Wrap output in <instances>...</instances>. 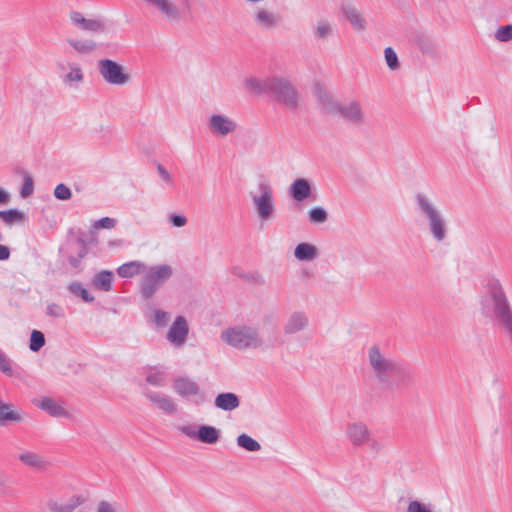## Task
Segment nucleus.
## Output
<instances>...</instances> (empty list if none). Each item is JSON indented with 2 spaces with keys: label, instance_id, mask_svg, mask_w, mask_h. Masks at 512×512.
I'll list each match as a JSON object with an SVG mask.
<instances>
[{
  "label": "nucleus",
  "instance_id": "obj_45",
  "mask_svg": "<svg viewBox=\"0 0 512 512\" xmlns=\"http://www.w3.org/2000/svg\"><path fill=\"white\" fill-rule=\"evenodd\" d=\"M146 381L153 386L162 387L165 385L166 378L162 372H153L147 375Z\"/></svg>",
  "mask_w": 512,
  "mask_h": 512
},
{
  "label": "nucleus",
  "instance_id": "obj_41",
  "mask_svg": "<svg viewBox=\"0 0 512 512\" xmlns=\"http://www.w3.org/2000/svg\"><path fill=\"white\" fill-rule=\"evenodd\" d=\"M69 290L77 295L80 296L85 302H92L94 298L88 293V291L82 286V284L75 282L71 283L69 285Z\"/></svg>",
  "mask_w": 512,
  "mask_h": 512
},
{
  "label": "nucleus",
  "instance_id": "obj_9",
  "mask_svg": "<svg viewBox=\"0 0 512 512\" xmlns=\"http://www.w3.org/2000/svg\"><path fill=\"white\" fill-rule=\"evenodd\" d=\"M149 8L156 11L167 21L181 19L184 9L189 8L193 0H142Z\"/></svg>",
  "mask_w": 512,
  "mask_h": 512
},
{
  "label": "nucleus",
  "instance_id": "obj_49",
  "mask_svg": "<svg viewBox=\"0 0 512 512\" xmlns=\"http://www.w3.org/2000/svg\"><path fill=\"white\" fill-rule=\"evenodd\" d=\"M169 221L173 227L182 228L187 225L188 219L185 215L182 214H171L169 216Z\"/></svg>",
  "mask_w": 512,
  "mask_h": 512
},
{
  "label": "nucleus",
  "instance_id": "obj_33",
  "mask_svg": "<svg viewBox=\"0 0 512 512\" xmlns=\"http://www.w3.org/2000/svg\"><path fill=\"white\" fill-rule=\"evenodd\" d=\"M333 32L332 24L327 20H320L314 27V36L317 39L325 40L331 36Z\"/></svg>",
  "mask_w": 512,
  "mask_h": 512
},
{
  "label": "nucleus",
  "instance_id": "obj_39",
  "mask_svg": "<svg viewBox=\"0 0 512 512\" xmlns=\"http://www.w3.org/2000/svg\"><path fill=\"white\" fill-rule=\"evenodd\" d=\"M0 372L9 377L17 375L15 370L13 369L11 360L2 351H0Z\"/></svg>",
  "mask_w": 512,
  "mask_h": 512
},
{
  "label": "nucleus",
  "instance_id": "obj_35",
  "mask_svg": "<svg viewBox=\"0 0 512 512\" xmlns=\"http://www.w3.org/2000/svg\"><path fill=\"white\" fill-rule=\"evenodd\" d=\"M112 282V272L110 271H102L94 278V285L104 291H109L111 289Z\"/></svg>",
  "mask_w": 512,
  "mask_h": 512
},
{
  "label": "nucleus",
  "instance_id": "obj_20",
  "mask_svg": "<svg viewBox=\"0 0 512 512\" xmlns=\"http://www.w3.org/2000/svg\"><path fill=\"white\" fill-rule=\"evenodd\" d=\"M290 195L297 202H303L311 197L312 188L308 180L304 178L296 179L289 188Z\"/></svg>",
  "mask_w": 512,
  "mask_h": 512
},
{
  "label": "nucleus",
  "instance_id": "obj_3",
  "mask_svg": "<svg viewBox=\"0 0 512 512\" xmlns=\"http://www.w3.org/2000/svg\"><path fill=\"white\" fill-rule=\"evenodd\" d=\"M252 209L261 223L272 221L276 216L275 193L271 184L261 181L249 192Z\"/></svg>",
  "mask_w": 512,
  "mask_h": 512
},
{
  "label": "nucleus",
  "instance_id": "obj_38",
  "mask_svg": "<svg viewBox=\"0 0 512 512\" xmlns=\"http://www.w3.org/2000/svg\"><path fill=\"white\" fill-rule=\"evenodd\" d=\"M0 372L9 377L17 375L15 370L13 369L11 360L2 351H0Z\"/></svg>",
  "mask_w": 512,
  "mask_h": 512
},
{
  "label": "nucleus",
  "instance_id": "obj_42",
  "mask_svg": "<svg viewBox=\"0 0 512 512\" xmlns=\"http://www.w3.org/2000/svg\"><path fill=\"white\" fill-rule=\"evenodd\" d=\"M407 512H434L429 504H425L418 500L409 502Z\"/></svg>",
  "mask_w": 512,
  "mask_h": 512
},
{
  "label": "nucleus",
  "instance_id": "obj_40",
  "mask_svg": "<svg viewBox=\"0 0 512 512\" xmlns=\"http://www.w3.org/2000/svg\"><path fill=\"white\" fill-rule=\"evenodd\" d=\"M384 57L387 66L390 70H397L399 68V60L393 48L387 47L384 50Z\"/></svg>",
  "mask_w": 512,
  "mask_h": 512
},
{
  "label": "nucleus",
  "instance_id": "obj_27",
  "mask_svg": "<svg viewBox=\"0 0 512 512\" xmlns=\"http://www.w3.org/2000/svg\"><path fill=\"white\" fill-rule=\"evenodd\" d=\"M215 406L224 411H231L239 406V398L234 393H220L215 398Z\"/></svg>",
  "mask_w": 512,
  "mask_h": 512
},
{
  "label": "nucleus",
  "instance_id": "obj_6",
  "mask_svg": "<svg viewBox=\"0 0 512 512\" xmlns=\"http://www.w3.org/2000/svg\"><path fill=\"white\" fill-rule=\"evenodd\" d=\"M173 273L174 269L169 264L146 265L139 284L142 296L146 299L153 297L158 289L172 277Z\"/></svg>",
  "mask_w": 512,
  "mask_h": 512
},
{
  "label": "nucleus",
  "instance_id": "obj_19",
  "mask_svg": "<svg viewBox=\"0 0 512 512\" xmlns=\"http://www.w3.org/2000/svg\"><path fill=\"white\" fill-rule=\"evenodd\" d=\"M33 403L35 406L53 417H63L67 415L65 408L53 398L42 397L40 399H35Z\"/></svg>",
  "mask_w": 512,
  "mask_h": 512
},
{
  "label": "nucleus",
  "instance_id": "obj_17",
  "mask_svg": "<svg viewBox=\"0 0 512 512\" xmlns=\"http://www.w3.org/2000/svg\"><path fill=\"white\" fill-rule=\"evenodd\" d=\"M340 116L346 121L360 125L365 120V113L359 102L350 100L343 103Z\"/></svg>",
  "mask_w": 512,
  "mask_h": 512
},
{
  "label": "nucleus",
  "instance_id": "obj_18",
  "mask_svg": "<svg viewBox=\"0 0 512 512\" xmlns=\"http://www.w3.org/2000/svg\"><path fill=\"white\" fill-rule=\"evenodd\" d=\"M318 102L325 113L333 116H340L344 102H341L339 99L325 91H321L318 94Z\"/></svg>",
  "mask_w": 512,
  "mask_h": 512
},
{
  "label": "nucleus",
  "instance_id": "obj_10",
  "mask_svg": "<svg viewBox=\"0 0 512 512\" xmlns=\"http://www.w3.org/2000/svg\"><path fill=\"white\" fill-rule=\"evenodd\" d=\"M344 434L347 441L354 448L364 447L372 441V431L368 424L362 420L348 422Z\"/></svg>",
  "mask_w": 512,
  "mask_h": 512
},
{
  "label": "nucleus",
  "instance_id": "obj_46",
  "mask_svg": "<svg viewBox=\"0 0 512 512\" xmlns=\"http://www.w3.org/2000/svg\"><path fill=\"white\" fill-rule=\"evenodd\" d=\"M50 512H71L64 500L51 499L47 503Z\"/></svg>",
  "mask_w": 512,
  "mask_h": 512
},
{
  "label": "nucleus",
  "instance_id": "obj_47",
  "mask_svg": "<svg viewBox=\"0 0 512 512\" xmlns=\"http://www.w3.org/2000/svg\"><path fill=\"white\" fill-rule=\"evenodd\" d=\"M54 195L59 200H68L71 198L72 193L65 184H58L54 189Z\"/></svg>",
  "mask_w": 512,
  "mask_h": 512
},
{
  "label": "nucleus",
  "instance_id": "obj_28",
  "mask_svg": "<svg viewBox=\"0 0 512 512\" xmlns=\"http://www.w3.org/2000/svg\"><path fill=\"white\" fill-rule=\"evenodd\" d=\"M254 20L262 28L270 29L276 25L277 18L275 14L265 8H258L254 12Z\"/></svg>",
  "mask_w": 512,
  "mask_h": 512
},
{
  "label": "nucleus",
  "instance_id": "obj_8",
  "mask_svg": "<svg viewBox=\"0 0 512 512\" xmlns=\"http://www.w3.org/2000/svg\"><path fill=\"white\" fill-rule=\"evenodd\" d=\"M97 68L102 79L109 85L125 86L131 82V75L127 69L111 59H101Z\"/></svg>",
  "mask_w": 512,
  "mask_h": 512
},
{
  "label": "nucleus",
  "instance_id": "obj_51",
  "mask_svg": "<svg viewBox=\"0 0 512 512\" xmlns=\"http://www.w3.org/2000/svg\"><path fill=\"white\" fill-rule=\"evenodd\" d=\"M94 512H118L117 505L109 501H100Z\"/></svg>",
  "mask_w": 512,
  "mask_h": 512
},
{
  "label": "nucleus",
  "instance_id": "obj_14",
  "mask_svg": "<svg viewBox=\"0 0 512 512\" xmlns=\"http://www.w3.org/2000/svg\"><path fill=\"white\" fill-rule=\"evenodd\" d=\"M147 399L153 407L161 410L166 415H174L178 412V405L175 400L162 392H148Z\"/></svg>",
  "mask_w": 512,
  "mask_h": 512
},
{
  "label": "nucleus",
  "instance_id": "obj_34",
  "mask_svg": "<svg viewBox=\"0 0 512 512\" xmlns=\"http://www.w3.org/2000/svg\"><path fill=\"white\" fill-rule=\"evenodd\" d=\"M149 318L155 326L158 328H163L169 323L170 314L161 309H153Z\"/></svg>",
  "mask_w": 512,
  "mask_h": 512
},
{
  "label": "nucleus",
  "instance_id": "obj_52",
  "mask_svg": "<svg viewBox=\"0 0 512 512\" xmlns=\"http://www.w3.org/2000/svg\"><path fill=\"white\" fill-rule=\"evenodd\" d=\"M46 312L49 316H52V317L60 318V317L64 316L63 308L59 304H56V303L49 304L47 306Z\"/></svg>",
  "mask_w": 512,
  "mask_h": 512
},
{
  "label": "nucleus",
  "instance_id": "obj_36",
  "mask_svg": "<svg viewBox=\"0 0 512 512\" xmlns=\"http://www.w3.org/2000/svg\"><path fill=\"white\" fill-rule=\"evenodd\" d=\"M308 219L311 223L322 224L327 221L328 213L323 207H313L308 211Z\"/></svg>",
  "mask_w": 512,
  "mask_h": 512
},
{
  "label": "nucleus",
  "instance_id": "obj_22",
  "mask_svg": "<svg viewBox=\"0 0 512 512\" xmlns=\"http://www.w3.org/2000/svg\"><path fill=\"white\" fill-rule=\"evenodd\" d=\"M269 78L261 80L259 78L250 76L243 80L242 86L246 92L253 95H261L263 93L270 92V86L268 84Z\"/></svg>",
  "mask_w": 512,
  "mask_h": 512
},
{
  "label": "nucleus",
  "instance_id": "obj_50",
  "mask_svg": "<svg viewBox=\"0 0 512 512\" xmlns=\"http://www.w3.org/2000/svg\"><path fill=\"white\" fill-rule=\"evenodd\" d=\"M116 225V220L110 217H104L94 223L95 229H112Z\"/></svg>",
  "mask_w": 512,
  "mask_h": 512
},
{
  "label": "nucleus",
  "instance_id": "obj_11",
  "mask_svg": "<svg viewBox=\"0 0 512 512\" xmlns=\"http://www.w3.org/2000/svg\"><path fill=\"white\" fill-rule=\"evenodd\" d=\"M209 132L218 138H224L234 134L238 124L234 118L224 113H213L207 119Z\"/></svg>",
  "mask_w": 512,
  "mask_h": 512
},
{
  "label": "nucleus",
  "instance_id": "obj_43",
  "mask_svg": "<svg viewBox=\"0 0 512 512\" xmlns=\"http://www.w3.org/2000/svg\"><path fill=\"white\" fill-rule=\"evenodd\" d=\"M495 38L500 42H506L512 39V24L500 27L495 32Z\"/></svg>",
  "mask_w": 512,
  "mask_h": 512
},
{
  "label": "nucleus",
  "instance_id": "obj_30",
  "mask_svg": "<svg viewBox=\"0 0 512 512\" xmlns=\"http://www.w3.org/2000/svg\"><path fill=\"white\" fill-rule=\"evenodd\" d=\"M18 459L22 464L31 468H41L45 465V460L40 454L29 450L21 451Z\"/></svg>",
  "mask_w": 512,
  "mask_h": 512
},
{
  "label": "nucleus",
  "instance_id": "obj_44",
  "mask_svg": "<svg viewBox=\"0 0 512 512\" xmlns=\"http://www.w3.org/2000/svg\"><path fill=\"white\" fill-rule=\"evenodd\" d=\"M34 190V182L32 177L29 174L24 175V183L22 185V188L20 190V195L23 198H27L30 195H32Z\"/></svg>",
  "mask_w": 512,
  "mask_h": 512
},
{
  "label": "nucleus",
  "instance_id": "obj_29",
  "mask_svg": "<svg viewBox=\"0 0 512 512\" xmlns=\"http://www.w3.org/2000/svg\"><path fill=\"white\" fill-rule=\"evenodd\" d=\"M344 15L356 31L362 32L366 29V20L356 8H345Z\"/></svg>",
  "mask_w": 512,
  "mask_h": 512
},
{
  "label": "nucleus",
  "instance_id": "obj_4",
  "mask_svg": "<svg viewBox=\"0 0 512 512\" xmlns=\"http://www.w3.org/2000/svg\"><path fill=\"white\" fill-rule=\"evenodd\" d=\"M367 362L370 372L381 383H389L400 372L398 364L377 345L368 348Z\"/></svg>",
  "mask_w": 512,
  "mask_h": 512
},
{
  "label": "nucleus",
  "instance_id": "obj_54",
  "mask_svg": "<svg viewBox=\"0 0 512 512\" xmlns=\"http://www.w3.org/2000/svg\"><path fill=\"white\" fill-rule=\"evenodd\" d=\"M180 431L187 437L198 441L197 429L191 425H185L180 427Z\"/></svg>",
  "mask_w": 512,
  "mask_h": 512
},
{
  "label": "nucleus",
  "instance_id": "obj_48",
  "mask_svg": "<svg viewBox=\"0 0 512 512\" xmlns=\"http://www.w3.org/2000/svg\"><path fill=\"white\" fill-rule=\"evenodd\" d=\"M86 501V498L83 495H73L67 499H64L66 505H68L71 512H73L76 508L83 505Z\"/></svg>",
  "mask_w": 512,
  "mask_h": 512
},
{
  "label": "nucleus",
  "instance_id": "obj_12",
  "mask_svg": "<svg viewBox=\"0 0 512 512\" xmlns=\"http://www.w3.org/2000/svg\"><path fill=\"white\" fill-rule=\"evenodd\" d=\"M71 25L81 31L101 33L105 31V22L101 17L86 15L73 10L68 15Z\"/></svg>",
  "mask_w": 512,
  "mask_h": 512
},
{
  "label": "nucleus",
  "instance_id": "obj_31",
  "mask_svg": "<svg viewBox=\"0 0 512 512\" xmlns=\"http://www.w3.org/2000/svg\"><path fill=\"white\" fill-rule=\"evenodd\" d=\"M0 219L8 226L21 223L25 220L24 212L17 209H9L0 211Z\"/></svg>",
  "mask_w": 512,
  "mask_h": 512
},
{
  "label": "nucleus",
  "instance_id": "obj_16",
  "mask_svg": "<svg viewBox=\"0 0 512 512\" xmlns=\"http://www.w3.org/2000/svg\"><path fill=\"white\" fill-rule=\"evenodd\" d=\"M308 325V316L302 311H295L289 315L283 329L286 335H294L307 329Z\"/></svg>",
  "mask_w": 512,
  "mask_h": 512
},
{
  "label": "nucleus",
  "instance_id": "obj_1",
  "mask_svg": "<svg viewBox=\"0 0 512 512\" xmlns=\"http://www.w3.org/2000/svg\"><path fill=\"white\" fill-rule=\"evenodd\" d=\"M219 338L228 348L241 352L260 350L264 346L259 330L250 325L238 324L225 327L221 330Z\"/></svg>",
  "mask_w": 512,
  "mask_h": 512
},
{
  "label": "nucleus",
  "instance_id": "obj_32",
  "mask_svg": "<svg viewBox=\"0 0 512 512\" xmlns=\"http://www.w3.org/2000/svg\"><path fill=\"white\" fill-rule=\"evenodd\" d=\"M236 441L239 447L249 452H256L261 449V445L259 444V442L247 434H240L237 437Z\"/></svg>",
  "mask_w": 512,
  "mask_h": 512
},
{
  "label": "nucleus",
  "instance_id": "obj_21",
  "mask_svg": "<svg viewBox=\"0 0 512 512\" xmlns=\"http://www.w3.org/2000/svg\"><path fill=\"white\" fill-rule=\"evenodd\" d=\"M24 420V413L10 403H4L0 400V426L8 422H21Z\"/></svg>",
  "mask_w": 512,
  "mask_h": 512
},
{
  "label": "nucleus",
  "instance_id": "obj_37",
  "mask_svg": "<svg viewBox=\"0 0 512 512\" xmlns=\"http://www.w3.org/2000/svg\"><path fill=\"white\" fill-rule=\"evenodd\" d=\"M45 344V337L41 331L33 330L30 337L29 348L33 352L39 351Z\"/></svg>",
  "mask_w": 512,
  "mask_h": 512
},
{
  "label": "nucleus",
  "instance_id": "obj_23",
  "mask_svg": "<svg viewBox=\"0 0 512 512\" xmlns=\"http://www.w3.org/2000/svg\"><path fill=\"white\" fill-rule=\"evenodd\" d=\"M319 256V249L316 245L308 242L298 244L294 249V257L298 261L310 262Z\"/></svg>",
  "mask_w": 512,
  "mask_h": 512
},
{
  "label": "nucleus",
  "instance_id": "obj_57",
  "mask_svg": "<svg viewBox=\"0 0 512 512\" xmlns=\"http://www.w3.org/2000/svg\"><path fill=\"white\" fill-rule=\"evenodd\" d=\"M2 240V234L0 233V241Z\"/></svg>",
  "mask_w": 512,
  "mask_h": 512
},
{
  "label": "nucleus",
  "instance_id": "obj_26",
  "mask_svg": "<svg viewBox=\"0 0 512 512\" xmlns=\"http://www.w3.org/2000/svg\"><path fill=\"white\" fill-rule=\"evenodd\" d=\"M198 441L205 444H215L219 441L220 430L214 426L201 425L197 429Z\"/></svg>",
  "mask_w": 512,
  "mask_h": 512
},
{
  "label": "nucleus",
  "instance_id": "obj_53",
  "mask_svg": "<svg viewBox=\"0 0 512 512\" xmlns=\"http://www.w3.org/2000/svg\"><path fill=\"white\" fill-rule=\"evenodd\" d=\"M158 174L163 182H165L168 185H173V176L166 170L163 166H158L157 168Z\"/></svg>",
  "mask_w": 512,
  "mask_h": 512
},
{
  "label": "nucleus",
  "instance_id": "obj_25",
  "mask_svg": "<svg viewBox=\"0 0 512 512\" xmlns=\"http://www.w3.org/2000/svg\"><path fill=\"white\" fill-rule=\"evenodd\" d=\"M146 264L142 261H131L122 264L118 269L117 273L122 278H131L136 275H143Z\"/></svg>",
  "mask_w": 512,
  "mask_h": 512
},
{
  "label": "nucleus",
  "instance_id": "obj_5",
  "mask_svg": "<svg viewBox=\"0 0 512 512\" xmlns=\"http://www.w3.org/2000/svg\"><path fill=\"white\" fill-rule=\"evenodd\" d=\"M270 94L284 108L295 111L303 106V99L296 87L286 78L270 77Z\"/></svg>",
  "mask_w": 512,
  "mask_h": 512
},
{
  "label": "nucleus",
  "instance_id": "obj_7",
  "mask_svg": "<svg viewBox=\"0 0 512 512\" xmlns=\"http://www.w3.org/2000/svg\"><path fill=\"white\" fill-rule=\"evenodd\" d=\"M172 390L181 399L199 404L205 400L200 384L188 375H177L172 380Z\"/></svg>",
  "mask_w": 512,
  "mask_h": 512
},
{
  "label": "nucleus",
  "instance_id": "obj_2",
  "mask_svg": "<svg viewBox=\"0 0 512 512\" xmlns=\"http://www.w3.org/2000/svg\"><path fill=\"white\" fill-rule=\"evenodd\" d=\"M419 212L427 221L428 229L433 239L443 242L448 236V225L442 212L425 194L418 193L415 197Z\"/></svg>",
  "mask_w": 512,
  "mask_h": 512
},
{
  "label": "nucleus",
  "instance_id": "obj_55",
  "mask_svg": "<svg viewBox=\"0 0 512 512\" xmlns=\"http://www.w3.org/2000/svg\"><path fill=\"white\" fill-rule=\"evenodd\" d=\"M9 201H10V194L6 190L0 188V205L8 204Z\"/></svg>",
  "mask_w": 512,
  "mask_h": 512
},
{
  "label": "nucleus",
  "instance_id": "obj_13",
  "mask_svg": "<svg viewBox=\"0 0 512 512\" xmlns=\"http://www.w3.org/2000/svg\"><path fill=\"white\" fill-rule=\"evenodd\" d=\"M189 331L190 327L186 317L178 315L175 317L167 330L166 340L174 348H181L186 344L188 340Z\"/></svg>",
  "mask_w": 512,
  "mask_h": 512
},
{
  "label": "nucleus",
  "instance_id": "obj_15",
  "mask_svg": "<svg viewBox=\"0 0 512 512\" xmlns=\"http://www.w3.org/2000/svg\"><path fill=\"white\" fill-rule=\"evenodd\" d=\"M60 69L64 72L62 82L66 86L78 88L84 82V71L78 63L71 62L67 66L61 65Z\"/></svg>",
  "mask_w": 512,
  "mask_h": 512
},
{
  "label": "nucleus",
  "instance_id": "obj_24",
  "mask_svg": "<svg viewBox=\"0 0 512 512\" xmlns=\"http://www.w3.org/2000/svg\"><path fill=\"white\" fill-rule=\"evenodd\" d=\"M67 44L78 54L87 55L94 52L98 45L90 38H68Z\"/></svg>",
  "mask_w": 512,
  "mask_h": 512
},
{
  "label": "nucleus",
  "instance_id": "obj_56",
  "mask_svg": "<svg viewBox=\"0 0 512 512\" xmlns=\"http://www.w3.org/2000/svg\"><path fill=\"white\" fill-rule=\"evenodd\" d=\"M10 256V251L8 247L4 245H0V260H6Z\"/></svg>",
  "mask_w": 512,
  "mask_h": 512
}]
</instances>
